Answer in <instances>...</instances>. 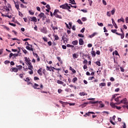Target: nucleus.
I'll return each instance as SVG.
<instances>
[{
  "mask_svg": "<svg viewBox=\"0 0 128 128\" xmlns=\"http://www.w3.org/2000/svg\"><path fill=\"white\" fill-rule=\"evenodd\" d=\"M60 8H64L65 10H68V12H71L70 10L71 8V6H69L68 4V3L62 4L61 6H60Z\"/></svg>",
  "mask_w": 128,
  "mask_h": 128,
  "instance_id": "1",
  "label": "nucleus"
},
{
  "mask_svg": "<svg viewBox=\"0 0 128 128\" xmlns=\"http://www.w3.org/2000/svg\"><path fill=\"white\" fill-rule=\"evenodd\" d=\"M28 69L30 70V71H29V73L30 75L34 74V71L32 70V69H34V66L30 62H30L28 63Z\"/></svg>",
  "mask_w": 128,
  "mask_h": 128,
  "instance_id": "2",
  "label": "nucleus"
},
{
  "mask_svg": "<svg viewBox=\"0 0 128 128\" xmlns=\"http://www.w3.org/2000/svg\"><path fill=\"white\" fill-rule=\"evenodd\" d=\"M127 101V99L126 98H124V99H123L122 100H121L120 103H123L124 104H126V105H124L123 106L124 108H126L127 109H128V102H126Z\"/></svg>",
  "mask_w": 128,
  "mask_h": 128,
  "instance_id": "3",
  "label": "nucleus"
},
{
  "mask_svg": "<svg viewBox=\"0 0 128 128\" xmlns=\"http://www.w3.org/2000/svg\"><path fill=\"white\" fill-rule=\"evenodd\" d=\"M38 16H40V18H42V20H44L45 18H46V14H44V12H40Z\"/></svg>",
  "mask_w": 128,
  "mask_h": 128,
  "instance_id": "4",
  "label": "nucleus"
},
{
  "mask_svg": "<svg viewBox=\"0 0 128 128\" xmlns=\"http://www.w3.org/2000/svg\"><path fill=\"white\" fill-rule=\"evenodd\" d=\"M26 48H27V50H29V51H32V52L34 51L32 45H30V44H28V46H26Z\"/></svg>",
  "mask_w": 128,
  "mask_h": 128,
  "instance_id": "5",
  "label": "nucleus"
},
{
  "mask_svg": "<svg viewBox=\"0 0 128 128\" xmlns=\"http://www.w3.org/2000/svg\"><path fill=\"white\" fill-rule=\"evenodd\" d=\"M40 31L42 32H44V34H46L48 30H46V28L45 26H43L42 28H41Z\"/></svg>",
  "mask_w": 128,
  "mask_h": 128,
  "instance_id": "6",
  "label": "nucleus"
},
{
  "mask_svg": "<svg viewBox=\"0 0 128 128\" xmlns=\"http://www.w3.org/2000/svg\"><path fill=\"white\" fill-rule=\"evenodd\" d=\"M24 80L26 81V82H27V84L28 85L32 84L31 82H30V78H28V77H27V78H26V79H24Z\"/></svg>",
  "mask_w": 128,
  "mask_h": 128,
  "instance_id": "7",
  "label": "nucleus"
},
{
  "mask_svg": "<svg viewBox=\"0 0 128 128\" xmlns=\"http://www.w3.org/2000/svg\"><path fill=\"white\" fill-rule=\"evenodd\" d=\"M14 56V58L18 57V54H13V53H10V58H12Z\"/></svg>",
  "mask_w": 128,
  "mask_h": 128,
  "instance_id": "8",
  "label": "nucleus"
},
{
  "mask_svg": "<svg viewBox=\"0 0 128 128\" xmlns=\"http://www.w3.org/2000/svg\"><path fill=\"white\" fill-rule=\"evenodd\" d=\"M90 114H95V113L93 112H90L88 113H86L85 115H84V117H87V116H90Z\"/></svg>",
  "mask_w": 128,
  "mask_h": 128,
  "instance_id": "9",
  "label": "nucleus"
},
{
  "mask_svg": "<svg viewBox=\"0 0 128 128\" xmlns=\"http://www.w3.org/2000/svg\"><path fill=\"white\" fill-rule=\"evenodd\" d=\"M30 18H31V20H33V22H38V19L36 18V16H30Z\"/></svg>",
  "mask_w": 128,
  "mask_h": 128,
  "instance_id": "10",
  "label": "nucleus"
},
{
  "mask_svg": "<svg viewBox=\"0 0 128 128\" xmlns=\"http://www.w3.org/2000/svg\"><path fill=\"white\" fill-rule=\"evenodd\" d=\"M90 102L92 103V104H96L97 103H99L100 105L101 103H102V101H90Z\"/></svg>",
  "mask_w": 128,
  "mask_h": 128,
  "instance_id": "11",
  "label": "nucleus"
},
{
  "mask_svg": "<svg viewBox=\"0 0 128 128\" xmlns=\"http://www.w3.org/2000/svg\"><path fill=\"white\" fill-rule=\"evenodd\" d=\"M57 83L58 84H60L61 85H63V86H66V84H64V82H63L62 81H60V80H58Z\"/></svg>",
  "mask_w": 128,
  "mask_h": 128,
  "instance_id": "12",
  "label": "nucleus"
},
{
  "mask_svg": "<svg viewBox=\"0 0 128 128\" xmlns=\"http://www.w3.org/2000/svg\"><path fill=\"white\" fill-rule=\"evenodd\" d=\"M84 44V41L83 40V39H82V38H80V39H79V44L80 46H82V44Z\"/></svg>",
  "mask_w": 128,
  "mask_h": 128,
  "instance_id": "13",
  "label": "nucleus"
},
{
  "mask_svg": "<svg viewBox=\"0 0 128 128\" xmlns=\"http://www.w3.org/2000/svg\"><path fill=\"white\" fill-rule=\"evenodd\" d=\"M18 71V69L17 68H12V72H15L16 73H17Z\"/></svg>",
  "mask_w": 128,
  "mask_h": 128,
  "instance_id": "14",
  "label": "nucleus"
},
{
  "mask_svg": "<svg viewBox=\"0 0 128 128\" xmlns=\"http://www.w3.org/2000/svg\"><path fill=\"white\" fill-rule=\"evenodd\" d=\"M14 2L15 4V6H16V8H17V10H20L19 4H16V0H14Z\"/></svg>",
  "mask_w": 128,
  "mask_h": 128,
  "instance_id": "15",
  "label": "nucleus"
},
{
  "mask_svg": "<svg viewBox=\"0 0 128 128\" xmlns=\"http://www.w3.org/2000/svg\"><path fill=\"white\" fill-rule=\"evenodd\" d=\"M38 86H39L38 84H36V83H35L34 84V86H33V88H34V89H38V90H40V88H38Z\"/></svg>",
  "mask_w": 128,
  "mask_h": 128,
  "instance_id": "16",
  "label": "nucleus"
},
{
  "mask_svg": "<svg viewBox=\"0 0 128 128\" xmlns=\"http://www.w3.org/2000/svg\"><path fill=\"white\" fill-rule=\"evenodd\" d=\"M42 68H40V69L38 70V74H39V75H40V76H42Z\"/></svg>",
  "mask_w": 128,
  "mask_h": 128,
  "instance_id": "17",
  "label": "nucleus"
},
{
  "mask_svg": "<svg viewBox=\"0 0 128 128\" xmlns=\"http://www.w3.org/2000/svg\"><path fill=\"white\" fill-rule=\"evenodd\" d=\"M110 105L112 108H116V104H114V102H111V103H110Z\"/></svg>",
  "mask_w": 128,
  "mask_h": 128,
  "instance_id": "18",
  "label": "nucleus"
},
{
  "mask_svg": "<svg viewBox=\"0 0 128 128\" xmlns=\"http://www.w3.org/2000/svg\"><path fill=\"white\" fill-rule=\"evenodd\" d=\"M78 40H75V41H72V44H74V46H76V44H78Z\"/></svg>",
  "mask_w": 128,
  "mask_h": 128,
  "instance_id": "19",
  "label": "nucleus"
},
{
  "mask_svg": "<svg viewBox=\"0 0 128 128\" xmlns=\"http://www.w3.org/2000/svg\"><path fill=\"white\" fill-rule=\"evenodd\" d=\"M24 60H25V61L26 62V63L28 64V65L29 66V63H30V60H28V57H24Z\"/></svg>",
  "mask_w": 128,
  "mask_h": 128,
  "instance_id": "20",
  "label": "nucleus"
},
{
  "mask_svg": "<svg viewBox=\"0 0 128 128\" xmlns=\"http://www.w3.org/2000/svg\"><path fill=\"white\" fill-rule=\"evenodd\" d=\"M16 67L18 69V70H22V65H19L18 66H16Z\"/></svg>",
  "mask_w": 128,
  "mask_h": 128,
  "instance_id": "21",
  "label": "nucleus"
},
{
  "mask_svg": "<svg viewBox=\"0 0 128 128\" xmlns=\"http://www.w3.org/2000/svg\"><path fill=\"white\" fill-rule=\"evenodd\" d=\"M4 8L5 10H10V8H8V6H4Z\"/></svg>",
  "mask_w": 128,
  "mask_h": 128,
  "instance_id": "22",
  "label": "nucleus"
},
{
  "mask_svg": "<svg viewBox=\"0 0 128 128\" xmlns=\"http://www.w3.org/2000/svg\"><path fill=\"white\" fill-rule=\"evenodd\" d=\"M78 78H76V77H74V78H73V80H72L73 83H76V82L78 81Z\"/></svg>",
  "mask_w": 128,
  "mask_h": 128,
  "instance_id": "23",
  "label": "nucleus"
},
{
  "mask_svg": "<svg viewBox=\"0 0 128 128\" xmlns=\"http://www.w3.org/2000/svg\"><path fill=\"white\" fill-rule=\"evenodd\" d=\"M106 85V83H100V86H102V87H104Z\"/></svg>",
  "mask_w": 128,
  "mask_h": 128,
  "instance_id": "24",
  "label": "nucleus"
},
{
  "mask_svg": "<svg viewBox=\"0 0 128 128\" xmlns=\"http://www.w3.org/2000/svg\"><path fill=\"white\" fill-rule=\"evenodd\" d=\"M57 59L59 61V62H60V63H61V64H62L63 62H62V60H61L60 57H58Z\"/></svg>",
  "mask_w": 128,
  "mask_h": 128,
  "instance_id": "25",
  "label": "nucleus"
},
{
  "mask_svg": "<svg viewBox=\"0 0 128 128\" xmlns=\"http://www.w3.org/2000/svg\"><path fill=\"white\" fill-rule=\"evenodd\" d=\"M70 70H71V71H72L73 73H76V70H74V69L73 68H72V67H70Z\"/></svg>",
  "mask_w": 128,
  "mask_h": 128,
  "instance_id": "26",
  "label": "nucleus"
},
{
  "mask_svg": "<svg viewBox=\"0 0 128 128\" xmlns=\"http://www.w3.org/2000/svg\"><path fill=\"white\" fill-rule=\"evenodd\" d=\"M92 56L95 57L96 56V53L95 51H92Z\"/></svg>",
  "mask_w": 128,
  "mask_h": 128,
  "instance_id": "27",
  "label": "nucleus"
},
{
  "mask_svg": "<svg viewBox=\"0 0 128 128\" xmlns=\"http://www.w3.org/2000/svg\"><path fill=\"white\" fill-rule=\"evenodd\" d=\"M28 12L30 14H34V12L32 11V10H28Z\"/></svg>",
  "mask_w": 128,
  "mask_h": 128,
  "instance_id": "28",
  "label": "nucleus"
},
{
  "mask_svg": "<svg viewBox=\"0 0 128 128\" xmlns=\"http://www.w3.org/2000/svg\"><path fill=\"white\" fill-rule=\"evenodd\" d=\"M88 102H85V103H84V104H82V105H81V106H82V108L86 107V105H88Z\"/></svg>",
  "mask_w": 128,
  "mask_h": 128,
  "instance_id": "29",
  "label": "nucleus"
},
{
  "mask_svg": "<svg viewBox=\"0 0 128 128\" xmlns=\"http://www.w3.org/2000/svg\"><path fill=\"white\" fill-rule=\"evenodd\" d=\"M96 32H94L93 34H92V35H90V38H93V36H96Z\"/></svg>",
  "mask_w": 128,
  "mask_h": 128,
  "instance_id": "30",
  "label": "nucleus"
},
{
  "mask_svg": "<svg viewBox=\"0 0 128 128\" xmlns=\"http://www.w3.org/2000/svg\"><path fill=\"white\" fill-rule=\"evenodd\" d=\"M96 65H98V66H101V63L100 61H97L96 62Z\"/></svg>",
  "mask_w": 128,
  "mask_h": 128,
  "instance_id": "31",
  "label": "nucleus"
},
{
  "mask_svg": "<svg viewBox=\"0 0 128 128\" xmlns=\"http://www.w3.org/2000/svg\"><path fill=\"white\" fill-rule=\"evenodd\" d=\"M120 98H121L120 96L119 97H117V98H116L114 99V100H115V101H116V102L120 101Z\"/></svg>",
  "mask_w": 128,
  "mask_h": 128,
  "instance_id": "32",
  "label": "nucleus"
},
{
  "mask_svg": "<svg viewBox=\"0 0 128 128\" xmlns=\"http://www.w3.org/2000/svg\"><path fill=\"white\" fill-rule=\"evenodd\" d=\"M77 22H78L80 24H82L83 22H82L80 18H79Z\"/></svg>",
  "mask_w": 128,
  "mask_h": 128,
  "instance_id": "33",
  "label": "nucleus"
},
{
  "mask_svg": "<svg viewBox=\"0 0 128 128\" xmlns=\"http://www.w3.org/2000/svg\"><path fill=\"white\" fill-rule=\"evenodd\" d=\"M80 96H85L86 93L84 92H82L80 93Z\"/></svg>",
  "mask_w": 128,
  "mask_h": 128,
  "instance_id": "34",
  "label": "nucleus"
},
{
  "mask_svg": "<svg viewBox=\"0 0 128 128\" xmlns=\"http://www.w3.org/2000/svg\"><path fill=\"white\" fill-rule=\"evenodd\" d=\"M98 24L100 26H104L103 22H98Z\"/></svg>",
  "mask_w": 128,
  "mask_h": 128,
  "instance_id": "35",
  "label": "nucleus"
},
{
  "mask_svg": "<svg viewBox=\"0 0 128 128\" xmlns=\"http://www.w3.org/2000/svg\"><path fill=\"white\" fill-rule=\"evenodd\" d=\"M115 12H116V8H113V10H111L112 14H114Z\"/></svg>",
  "mask_w": 128,
  "mask_h": 128,
  "instance_id": "36",
  "label": "nucleus"
},
{
  "mask_svg": "<svg viewBox=\"0 0 128 128\" xmlns=\"http://www.w3.org/2000/svg\"><path fill=\"white\" fill-rule=\"evenodd\" d=\"M32 54H33V55L36 57V58H38V54L34 53V50L32 51Z\"/></svg>",
  "mask_w": 128,
  "mask_h": 128,
  "instance_id": "37",
  "label": "nucleus"
},
{
  "mask_svg": "<svg viewBox=\"0 0 128 128\" xmlns=\"http://www.w3.org/2000/svg\"><path fill=\"white\" fill-rule=\"evenodd\" d=\"M9 24L10 26H16V24H14L13 22H9Z\"/></svg>",
  "mask_w": 128,
  "mask_h": 128,
  "instance_id": "38",
  "label": "nucleus"
},
{
  "mask_svg": "<svg viewBox=\"0 0 128 128\" xmlns=\"http://www.w3.org/2000/svg\"><path fill=\"white\" fill-rule=\"evenodd\" d=\"M70 0L71 2V4H76L75 0Z\"/></svg>",
  "mask_w": 128,
  "mask_h": 128,
  "instance_id": "39",
  "label": "nucleus"
},
{
  "mask_svg": "<svg viewBox=\"0 0 128 128\" xmlns=\"http://www.w3.org/2000/svg\"><path fill=\"white\" fill-rule=\"evenodd\" d=\"M20 6H21V8H26V6H24V4H20Z\"/></svg>",
  "mask_w": 128,
  "mask_h": 128,
  "instance_id": "40",
  "label": "nucleus"
},
{
  "mask_svg": "<svg viewBox=\"0 0 128 128\" xmlns=\"http://www.w3.org/2000/svg\"><path fill=\"white\" fill-rule=\"evenodd\" d=\"M100 108H103L104 107V104H102V103H100Z\"/></svg>",
  "mask_w": 128,
  "mask_h": 128,
  "instance_id": "41",
  "label": "nucleus"
},
{
  "mask_svg": "<svg viewBox=\"0 0 128 128\" xmlns=\"http://www.w3.org/2000/svg\"><path fill=\"white\" fill-rule=\"evenodd\" d=\"M111 31L112 32H115L116 34L117 32V30L115 29V30H111Z\"/></svg>",
  "mask_w": 128,
  "mask_h": 128,
  "instance_id": "42",
  "label": "nucleus"
},
{
  "mask_svg": "<svg viewBox=\"0 0 128 128\" xmlns=\"http://www.w3.org/2000/svg\"><path fill=\"white\" fill-rule=\"evenodd\" d=\"M46 8H47L48 9V10H50V8H50V4H46Z\"/></svg>",
  "mask_w": 128,
  "mask_h": 128,
  "instance_id": "43",
  "label": "nucleus"
},
{
  "mask_svg": "<svg viewBox=\"0 0 128 128\" xmlns=\"http://www.w3.org/2000/svg\"><path fill=\"white\" fill-rule=\"evenodd\" d=\"M106 15L108 16H110L112 15L110 14V12H107Z\"/></svg>",
  "mask_w": 128,
  "mask_h": 128,
  "instance_id": "44",
  "label": "nucleus"
},
{
  "mask_svg": "<svg viewBox=\"0 0 128 128\" xmlns=\"http://www.w3.org/2000/svg\"><path fill=\"white\" fill-rule=\"evenodd\" d=\"M55 12H56V10L54 11V16H56V18H60V16H59L58 14H56V13Z\"/></svg>",
  "mask_w": 128,
  "mask_h": 128,
  "instance_id": "45",
  "label": "nucleus"
},
{
  "mask_svg": "<svg viewBox=\"0 0 128 128\" xmlns=\"http://www.w3.org/2000/svg\"><path fill=\"white\" fill-rule=\"evenodd\" d=\"M18 14H19V16H24V14L22 12H20V10H18Z\"/></svg>",
  "mask_w": 128,
  "mask_h": 128,
  "instance_id": "46",
  "label": "nucleus"
},
{
  "mask_svg": "<svg viewBox=\"0 0 128 128\" xmlns=\"http://www.w3.org/2000/svg\"><path fill=\"white\" fill-rule=\"evenodd\" d=\"M121 72H124V69L122 67H120Z\"/></svg>",
  "mask_w": 128,
  "mask_h": 128,
  "instance_id": "47",
  "label": "nucleus"
},
{
  "mask_svg": "<svg viewBox=\"0 0 128 128\" xmlns=\"http://www.w3.org/2000/svg\"><path fill=\"white\" fill-rule=\"evenodd\" d=\"M88 2H89L90 5V6H92V2H93L92 0H88Z\"/></svg>",
  "mask_w": 128,
  "mask_h": 128,
  "instance_id": "48",
  "label": "nucleus"
},
{
  "mask_svg": "<svg viewBox=\"0 0 128 128\" xmlns=\"http://www.w3.org/2000/svg\"><path fill=\"white\" fill-rule=\"evenodd\" d=\"M124 32L122 33V34H120V38H124Z\"/></svg>",
  "mask_w": 128,
  "mask_h": 128,
  "instance_id": "49",
  "label": "nucleus"
},
{
  "mask_svg": "<svg viewBox=\"0 0 128 128\" xmlns=\"http://www.w3.org/2000/svg\"><path fill=\"white\" fill-rule=\"evenodd\" d=\"M82 20L83 22H85L87 18L86 17H84V18H82Z\"/></svg>",
  "mask_w": 128,
  "mask_h": 128,
  "instance_id": "50",
  "label": "nucleus"
},
{
  "mask_svg": "<svg viewBox=\"0 0 128 128\" xmlns=\"http://www.w3.org/2000/svg\"><path fill=\"white\" fill-rule=\"evenodd\" d=\"M104 32H105V34L108 32V30H106V26L104 27Z\"/></svg>",
  "mask_w": 128,
  "mask_h": 128,
  "instance_id": "51",
  "label": "nucleus"
},
{
  "mask_svg": "<svg viewBox=\"0 0 128 128\" xmlns=\"http://www.w3.org/2000/svg\"><path fill=\"white\" fill-rule=\"evenodd\" d=\"M46 70L47 71H52V70H50V67H49L48 66H46Z\"/></svg>",
  "mask_w": 128,
  "mask_h": 128,
  "instance_id": "52",
  "label": "nucleus"
},
{
  "mask_svg": "<svg viewBox=\"0 0 128 128\" xmlns=\"http://www.w3.org/2000/svg\"><path fill=\"white\" fill-rule=\"evenodd\" d=\"M10 61H8V60H6L4 62V64H10Z\"/></svg>",
  "mask_w": 128,
  "mask_h": 128,
  "instance_id": "53",
  "label": "nucleus"
},
{
  "mask_svg": "<svg viewBox=\"0 0 128 128\" xmlns=\"http://www.w3.org/2000/svg\"><path fill=\"white\" fill-rule=\"evenodd\" d=\"M110 81H112V82H114L115 80L114 78V77H111L110 79Z\"/></svg>",
  "mask_w": 128,
  "mask_h": 128,
  "instance_id": "54",
  "label": "nucleus"
},
{
  "mask_svg": "<svg viewBox=\"0 0 128 128\" xmlns=\"http://www.w3.org/2000/svg\"><path fill=\"white\" fill-rule=\"evenodd\" d=\"M22 51H23L24 53V54H26V53H28V51H26V49H22Z\"/></svg>",
  "mask_w": 128,
  "mask_h": 128,
  "instance_id": "55",
  "label": "nucleus"
},
{
  "mask_svg": "<svg viewBox=\"0 0 128 128\" xmlns=\"http://www.w3.org/2000/svg\"><path fill=\"white\" fill-rule=\"evenodd\" d=\"M84 30H85V28H82L80 30L81 32H84Z\"/></svg>",
  "mask_w": 128,
  "mask_h": 128,
  "instance_id": "56",
  "label": "nucleus"
},
{
  "mask_svg": "<svg viewBox=\"0 0 128 128\" xmlns=\"http://www.w3.org/2000/svg\"><path fill=\"white\" fill-rule=\"evenodd\" d=\"M54 38L55 40H59V37L58 36V35H55Z\"/></svg>",
  "mask_w": 128,
  "mask_h": 128,
  "instance_id": "57",
  "label": "nucleus"
},
{
  "mask_svg": "<svg viewBox=\"0 0 128 128\" xmlns=\"http://www.w3.org/2000/svg\"><path fill=\"white\" fill-rule=\"evenodd\" d=\"M52 30H58V26H52Z\"/></svg>",
  "mask_w": 128,
  "mask_h": 128,
  "instance_id": "58",
  "label": "nucleus"
},
{
  "mask_svg": "<svg viewBox=\"0 0 128 128\" xmlns=\"http://www.w3.org/2000/svg\"><path fill=\"white\" fill-rule=\"evenodd\" d=\"M78 36H80V38H84V35H82V34H78Z\"/></svg>",
  "mask_w": 128,
  "mask_h": 128,
  "instance_id": "59",
  "label": "nucleus"
},
{
  "mask_svg": "<svg viewBox=\"0 0 128 128\" xmlns=\"http://www.w3.org/2000/svg\"><path fill=\"white\" fill-rule=\"evenodd\" d=\"M12 52H18L17 49H12Z\"/></svg>",
  "mask_w": 128,
  "mask_h": 128,
  "instance_id": "60",
  "label": "nucleus"
},
{
  "mask_svg": "<svg viewBox=\"0 0 128 128\" xmlns=\"http://www.w3.org/2000/svg\"><path fill=\"white\" fill-rule=\"evenodd\" d=\"M120 90V88H116V89H115V92H119Z\"/></svg>",
  "mask_w": 128,
  "mask_h": 128,
  "instance_id": "61",
  "label": "nucleus"
},
{
  "mask_svg": "<svg viewBox=\"0 0 128 128\" xmlns=\"http://www.w3.org/2000/svg\"><path fill=\"white\" fill-rule=\"evenodd\" d=\"M120 22H124L125 20L124 18L122 17L120 18Z\"/></svg>",
  "mask_w": 128,
  "mask_h": 128,
  "instance_id": "62",
  "label": "nucleus"
},
{
  "mask_svg": "<svg viewBox=\"0 0 128 128\" xmlns=\"http://www.w3.org/2000/svg\"><path fill=\"white\" fill-rule=\"evenodd\" d=\"M126 22L128 24V16L126 17Z\"/></svg>",
  "mask_w": 128,
  "mask_h": 128,
  "instance_id": "63",
  "label": "nucleus"
},
{
  "mask_svg": "<svg viewBox=\"0 0 128 128\" xmlns=\"http://www.w3.org/2000/svg\"><path fill=\"white\" fill-rule=\"evenodd\" d=\"M48 44L49 46H52V43L51 41H49V42H48Z\"/></svg>",
  "mask_w": 128,
  "mask_h": 128,
  "instance_id": "64",
  "label": "nucleus"
}]
</instances>
